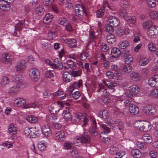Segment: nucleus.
Masks as SVG:
<instances>
[{"mask_svg":"<svg viewBox=\"0 0 158 158\" xmlns=\"http://www.w3.org/2000/svg\"><path fill=\"white\" fill-rule=\"evenodd\" d=\"M90 116L87 115L86 117L82 115V114L80 113L77 114H74L71 118L72 121L73 123H78L80 121L83 122L84 126L85 127L88 125V123L89 122L88 118Z\"/></svg>","mask_w":158,"mask_h":158,"instance_id":"1","label":"nucleus"},{"mask_svg":"<svg viewBox=\"0 0 158 158\" xmlns=\"http://www.w3.org/2000/svg\"><path fill=\"white\" fill-rule=\"evenodd\" d=\"M74 13L77 16L81 17L83 15H86V8L84 5L77 4L75 5Z\"/></svg>","mask_w":158,"mask_h":158,"instance_id":"2","label":"nucleus"},{"mask_svg":"<svg viewBox=\"0 0 158 158\" xmlns=\"http://www.w3.org/2000/svg\"><path fill=\"white\" fill-rule=\"evenodd\" d=\"M29 74L33 81H36L40 77L39 71L36 68H33L30 69L29 71Z\"/></svg>","mask_w":158,"mask_h":158,"instance_id":"3","label":"nucleus"},{"mask_svg":"<svg viewBox=\"0 0 158 158\" xmlns=\"http://www.w3.org/2000/svg\"><path fill=\"white\" fill-rule=\"evenodd\" d=\"M58 22L59 24L65 26L66 29L69 31L70 32L72 30L71 24L65 18H59Z\"/></svg>","mask_w":158,"mask_h":158,"instance_id":"4","label":"nucleus"},{"mask_svg":"<svg viewBox=\"0 0 158 158\" xmlns=\"http://www.w3.org/2000/svg\"><path fill=\"white\" fill-rule=\"evenodd\" d=\"M14 58L13 56L10 55L8 53H5L2 55V58L1 59L2 62L6 64H12Z\"/></svg>","mask_w":158,"mask_h":158,"instance_id":"5","label":"nucleus"},{"mask_svg":"<svg viewBox=\"0 0 158 158\" xmlns=\"http://www.w3.org/2000/svg\"><path fill=\"white\" fill-rule=\"evenodd\" d=\"M158 35V27L154 25L148 29L147 32L148 36L151 38H155Z\"/></svg>","mask_w":158,"mask_h":158,"instance_id":"6","label":"nucleus"},{"mask_svg":"<svg viewBox=\"0 0 158 158\" xmlns=\"http://www.w3.org/2000/svg\"><path fill=\"white\" fill-rule=\"evenodd\" d=\"M137 129L141 131L146 132L150 130L151 128V126L148 122L140 123L137 127Z\"/></svg>","mask_w":158,"mask_h":158,"instance_id":"7","label":"nucleus"},{"mask_svg":"<svg viewBox=\"0 0 158 158\" xmlns=\"http://www.w3.org/2000/svg\"><path fill=\"white\" fill-rule=\"evenodd\" d=\"M107 20L111 26L114 27H116L120 24L119 19L115 16H110L108 18Z\"/></svg>","mask_w":158,"mask_h":158,"instance_id":"8","label":"nucleus"},{"mask_svg":"<svg viewBox=\"0 0 158 158\" xmlns=\"http://www.w3.org/2000/svg\"><path fill=\"white\" fill-rule=\"evenodd\" d=\"M26 66V61L24 60H21L17 62L15 67L17 72H20L21 71L25 69Z\"/></svg>","mask_w":158,"mask_h":158,"instance_id":"9","label":"nucleus"},{"mask_svg":"<svg viewBox=\"0 0 158 158\" xmlns=\"http://www.w3.org/2000/svg\"><path fill=\"white\" fill-rule=\"evenodd\" d=\"M105 123L107 125H106L104 124H102L101 125V128L102 129V131L101 132V134H107L109 133L110 131V127L111 125V123L110 121H108L105 122Z\"/></svg>","mask_w":158,"mask_h":158,"instance_id":"10","label":"nucleus"},{"mask_svg":"<svg viewBox=\"0 0 158 158\" xmlns=\"http://www.w3.org/2000/svg\"><path fill=\"white\" fill-rule=\"evenodd\" d=\"M143 112L146 114L150 115L154 114L156 112V108L151 105H147L144 107Z\"/></svg>","mask_w":158,"mask_h":158,"instance_id":"11","label":"nucleus"},{"mask_svg":"<svg viewBox=\"0 0 158 158\" xmlns=\"http://www.w3.org/2000/svg\"><path fill=\"white\" fill-rule=\"evenodd\" d=\"M99 115L105 122L110 121L111 120V118L109 116V113L106 110H100L99 112Z\"/></svg>","mask_w":158,"mask_h":158,"instance_id":"12","label":"nucleus"},{"mask_svg":"<svg viewBox=\"0 0 158 158\" xmlns=\"http://www.w3.org/2000/svg\"><path fill=\"white\" fill-rule=\"evenodd\" d=\"M82 85V81L80 80L78 82L75 81L73 83V85H71L69 88L68 92L69 94L72 93L75 89H77L78 88H80Z\"/></svg>","mask_w":158,"mask_h":158,"instance_id":"13","label":"nucleus"},{"mask_svg":"<svg viewBox=\"0 0 158 158\" xmlns=\"http://www.w3.org/2000/svg\"><path fill=\"white\" fill-rule=\"evenodd\" d=\"M13 82L19 85H23V78L20 74H17L13 76L11 78Z\"/></svg>","mask_w":158,"mask_h":158,"instance_id":"14","label":"nucleus"},{"mask_svg":"<svg viewBox=\"0 0 158 158\" xmlns=\"http://www.w3.org/2000/svg\"><path fill=\"white\" fill-rule=\"evenodd\" d=\"M148 84L149 85L152 87H158V75H155L154 77L149 78L148 80Z\"/></svg>","mask_w":158,"mask_h":158,"instance_id":"15","label":"nucleus"},{"mask_svg":"<svg viewBox=\"0 0 158 158\" xmlns=\"http://www.w3.org/2000/svg\"><path fill=\"white\" fill-rule=\"evenodd\" d=\"M10 6L9 4L6 2V0L0 1V9L4 11L9 10Z\"/></svg>","mask_w":158,"mask_h":158,"instance_id":"16","label":"nucleus"},{"mask_svg":"<svg viewBox=\"0 0 158 158\" xmlns=\"http://www.w3.org/2000/svg\"><path fill=\"white\" fill-rule=\"evenodd\" d=\"M55 137L56 140L60 141H62L65 140V135L64 132L61 131L56 133Z\"/></svg>","mask_w":158,"mask_h":158,"instance_id":"17","label":"nucleus"},{"mask_svg":"<svg viewBox=\"0 0 158 158\" xmlns=\"http://www.w3.org/2000/svg\"><path fill=\"white\" fill-rule=\"evenodd\" d=\"M125 30L122 27L118 28L116 31V34L118 36H121L127 33L128 34L130 32L129 29L125 28Z\"/></svg>","mask_w":158,"mask_h":158,"instance_id":"18","label":"nucleus"},{"mask_svg":"<svg viewBox=\"0 0 158 158\" xmlns=\"http://www.w3.org/2000/svg\"><path fill=\"white\" fill-rule=\"evenodd\" d=\"M43 133L46 137H49L51 135V131L48 125L43 126L41 128Z\"/></svg>","mask_w":158,"mask_h":158,"instance_id":"19","label":"nucleus"},{"mask_svg":"<svg viewBox=\"0 0 158 158\" xmlns=\"http://www.w3.org/2000/svg\"><path fill=\"white\" fill-rule=\"evenodd\" d=\"M125 58V62L126 64H128L133 61V57L131 55L128 54V52L125 51L123 55Z\"/></svg>","mask_w":158,"mask_h":158,"instance_id":"20","label":"nucleus"},{"mask_svg":"<svg viewBox=\"0 0 158 158\" xmlns=\"http://www.w3.org/2000/svg\"><path fill=\"white\" fill-rule=\"evenodd\" d=\"M52 67L60 70L63 68V65L61 62L58 59H56L54 60V64L52 65Z\"/></svg>","mask_w":158,"mask_h":158,"instance_id":"21","label":"nucleus"},{"mask_svg":"<svg viewBox=\"0 0 158 158\" xmlns=\"http://www.w3.org/2000/svg\"><path fill=\"white\" fill-rule=\"evenodd\" d=\"M129 110L130 113L133 114H137L139 113V109L135 105L131 104L129 106Z\"/></svg>","mask_w":158,"mask_h":158,"instance_id":"22","label":"nucleus"},{"mask_svg":"<svg viewBox=\"0 0 158 158\" xmlns=\"http://www.w3.org/2000/svg\"><path fill=\"white\" fill-rule=\"evenodd\" d=\"M82 139L83 143H88L91 141V138L89 135L87 133H85L83 135L80 136Z\"/></svg>","mask_w":158,"mask_h":158,"instance_id":"23","label":"nucleus"},{"mask_svg":"<svg viewBox=\"0 0 158 158\" xmlns=\"http://www.w3.org/2000/svg\"><path fill=\"white\" fill-rule=\"evenodd\" d=\"M121 52L120 50L117 48H114L111 51L112 56L114 58H117L119 56Z\"/></svg>","mask_w":158,"mask_h":158,"instance_id":"24","label":"nucleus"},{"mask_svg":"<svg viewBox=\"0 0 158 158\" xmlns=\"http://www.w3.org/2000/svg\"><path fill=\"white\" fill-rule=\"evenodd\" d=\"M8 133L13 137L16 134L17 130L16 127L13 124H10L8 128Z\"/></svg>","mask_w":158,"mask_h":158,"instance_id":"25","label":"nucleus"},{"mask_svg":"<svg viewBox=\"0 0 158 158\" xmlns=\"http://www.w3.org/2000/svg\"><path fill=\"white\" fill-rule=\"evenodd\" d=\"M63 77L64 80L67 82H69L72 80V77L71 73L67 71L63 73Z\"/></svg>","mask_w":158,"mask_h":158,"instance_id":"26","label":"nucleus"},{"mask_svg":"<svg viewBox=\"0 0 158 158\" xmlns=\"http://www.w3.org/2000/svg\"><path fill=\"white\" fill-rule=\"evenodd\" d=\"M154 25L153 22L151 20H147L143 22L142 26L144 29H149Z\"/></svg>","mask_w":158,"mask_h":158,"instance_id":"27","label":"nucleus"},{"mask_svg":"<svg viewBox=\"0 0 158 158\" xmlns=\"http://www.w3.org/2000/svg\"><path fill=\"white\" fill-rule=\"evenodd\" d=\"M67 45L69 48H75L77 47V42L74 39H69Z\"/></svg>","mask_w":158,"mask_h":158,"instance_id":"28","label":"nucleus"},{"mask_svg":"<svg viewBox=\"0 0 158 158\" xmlns=\"http://www.w3.org/2000/svg\"><path fill=\"white\" fill-rule=\"evenodd\" d=\"M53 16L50 13L46 14L43 19V22L45 24H48L52 20Z\"/></svg>","mask_w":158,"mask_h":158,"instance_id":"29","label":"nucleus"},{"mask_svg":"<svg viewBox=\"0 0 158 158\" xmlns=\"http://www.w3.org/2000/svg\"><path fill=\"white\" fill-rule=\"evenodd\" d=\"M130 77L131 80L135 81H139L141 78V76L135 72H132L130 74Z\"/></svg>","mask_w":158,"mask_h":158,"instance_id":"30","label":"nucleus"},{"mask_svg":"<svg viewBox=\"0 0 158 158\" xmlns=\"http://www.w3.org/2000/svg\"><path fill=\"white\" fill-rule=\"evenodd\" d=\"M82 139L80 137H76L73 138V142L74 144L77 146H80L83 144Z\"/></svg>","mask_w":158,"mask_h":158,"instance_id":"31","label":"nucleus"},{"mask_svg":"<svg viewBox=\"0 0 158 158\" xmlns=\"http://www.w3.org/2000/svg\"><path fill=\"white\" fill-rule=\"evenodd\" d=\"M129 43L127 40H123L120 42L118 45V47L122 49H125L129 46Z\"/></svg>","mask_w":158,"mask_h":158,"instance_id":"32","label":"nucleus"},{"mask_svg":"<svg viewBox=\"0 0 158 158\" xmlns=\"http://www.w3.org/2000/svg\"><path fill=\"white\" fill-rule=\"evenodd\" d=\"M106 40L107 42L110 44H113L116 41V39L114 36L110 33H109L107 35Z\"/></svg>","mask_w":158,"mask_h":158,"instance_id":"33","label":"nucleus"},{"mask_svg":"<svg viewBox=\"0 0 158 158\" xmlns=\"http://www.w3.org/2000/svg\"><path fill=\"white\" fill-rule=\"evenodd\" d=\"M26 119L27 121L32 123H36L38 121V118L37 117L31 115L27 116Z\"/></svg>","mask_w":158,"mask_h":158,"instance_id":"34","label":"nucleus"},{"mask_svg":"<svg viewBox=\"0 0 158 158\" xmlns=\"http://www.w3.org/2000/svg\"><path fill=\"white\" fill-rule=\"evenodd\" d=\"M69 107H67L66 110H64L63 113L64 118L66 120L71 119L72 118L71 114L69 110Z\"/></svg>","mask_w":158,"mask_h":158,"instance_id":"35","label":"nucleus"},{"mask_svg":"<svg viewBox=\"0 0 158 158\" xmlns=\"http://www.w3.org/2000/svg\"><path fill=\"white\" fill-rule=\"evenodd\" d=\"M131 154L135 158H139L141 156V153L138 149H135L131 152Z\"/></svg>","mask_w":158,"mask_h":158,"instance_id":"36","label":"nucleus"},{"mask_svg":"<svg viewBox=\"0 0 158 158\" xmlns=\"http://www.w3.org/2000/svg\"><path fill=\"white\" fill-rule=\"evenodd\" d=\"M142 139L145 143H150L152 141V138L151 135L148 134H145L142 136Z\"/></svg>","mask_w":158,"mask_h":158,"instance_id":"37","label":"nucleus"},{"mask_svg":"<svg viewBox=\"0 0 158 158\" xmlns=\"http://www.w3.org/2000/svg\"><path fill=\"white\" fill-rule=\"evenodd\" d=\"M90 131L91 134L93 136H96L98 134L97 131L96 123V122H94L92 125V128L90 129Z\"/></svg>","mask_w":158,"mask_h":158,"instance_id":"38","label":"nucleus"},{"mask_svg":"<svg viewBox=\"0 0 158 158\" xmlns=\"http://www.w3.org/2000/svg\"><path fill=\"white\" fill-rule=\"evenodd\" d=\"M19 85H14L10 88L9 93L12 94L18 93L19 90Z\"/></svg>","mask_w":158,"mask_h":158,"instance_id":"39","label":"nucleus"},{"mask_svg":"<svg viewBox=\"0 0 158 158\" xmlns=\"http://www.w3.org/2000/svg\"><path fill=\"white\" fill-rule=\"evenodd\" d=\"M114 123L118 127L119 130L120 131L123 130L124 128V124L119 119L115 120Z\"/></svg>","mask_w":158,"mask_h":158,"instance_id":"40","label":"nucleus"},{"mask_svg":"<svg viewBox=\"0 0 158 158\" xmlns=\"http://www.w3.org/2000/svg\"><path fill=\"white\" fill-rule=\"evenodd\" d=\"M64 64L67 65L70 68L73 70L76 69V66L74 62L71 60H69L65 62L64 63Z\"/></svg>","mask_w":158,"mask_h":158,"instance_id":"41","label":"nucleus"},{"mask_svg":"<svg viewBox=\"0 0 158 158\" xmlns=\"http://www.w3.org/2000/svg\"><path fill=\"white\" fill-rule=\"evenodd\" d=\"M25 102V101L24 99L20 98L17 99L15 101L14 103L17 106L19 107L23 105Z\"/></svg>","mask_w":158,"mask_h":158,"instance_id":"42","label":"nucleus"},{"mask_svg":"<svg viewBox=\"0 0 158 158\" xmlns=\"http://www.w3.org/2000/svg\"><path fill=\"white\" fill-rule=\"evenodd\" d=\"M149 62L148 58L146 57H141L139 62V64L141 66H145L147 65Z\"/></svg>","mask_w":158,"mask_h":158,"instance_id":"43","label":"nucleus"},{"mask_svg":"<svg viewBox=\"0 0 158 158\" xmlns=\"http://www.w3.org/2000/svg\"><path fill=\"white\" fill-rule=\"evenodd\" d=\"M97 35L95 34L94 31L92 30H91L89 32V41L90 42H92L94 41Z\"/></svg>","mask_w":158,"mask_h":158,"instance_id":"44","label":"nucleus"},{"mask_svg":"<svg viewBox=\"0 0 158 158\" xmlns=\"http://www.w3.org/2000/svg\"><path fill=\"white\" fill-rule=\"evenodd\" d=\"M129 88L131 90L134 94L138 93L140 90L139 88L135 85H133L129 87Z\"/></svg>","mask_w":158,"mask_h":158,"instance_id":"45","label":"nucleus"},{"mask_svg":"<svg viewBox=\"0 0 158 158\" xmlns=\"http://www.w3.org/2000/svg\"><path fill=\"white\" fill-rule=\"evenodd\" d=\"M46 143L39 142L37 145V148L40 151L44 150L46 148Z\"/></svg>","mask_w":158,"mask_h":158,"instance_id":"46","label":"nucleus"},{"mask_svg":"<svg viewBox=\"0 0 158 158\" xmlns=\"http://www.w3.org/2000/svg\"><path fill=\"white\" fill-rule=\"evenodd\" d=\"M105 11V9L103 7H101L97 10L96 12L97 17H101L104 15Z\"/></svg>","mask_w":158,"mask_h":158,"instance_id":"47","label":"nucleus"},{"mask_svg":"<svg viewBox=\"0 0 158 158\" xmlns=\"http://www.w3.org/2000/svg\"><path fill=\"white\" fill-rule=\"evenodd\" d=\"M45 10L43 6H39L37 7L35 10L36 14L41 15L43 14Z\"/></svg>","mask_w":158,"mask_h":158,"instance_id":"48","label":"nucleus"},{"mask_svg":"<svg viewBox=\"0 0 158 158\" xmlns=\"http://www.w3.org/2000/svg\"><path fill=\"white\" fill-rule=\"evenodd\" d=\"M111 70L114 72V74H116L117 76H120V74L118 73V69L117 65L115 64H112L111 66Z\"/></svg>","mask_w":158,"mask_h":158,"instance_id":"49","label":"nucleus"},{"mask_svg":"<svg viewBox=\"0 0 158 158\" xmlns=\"http://www.w3.org/2000/svg\"><path fill=\"white\" fill-rule=\"evenodd\" d=\"M40 134L38 131H34L33 129H32L30 135V136H29V138H36L40 136Z\"/></svg>","mask_w":158,"mask_h":158,"instance_id":"50","label":"nucleus"},{"mask_svg":"<svg viewBox=\"0 0 158 158\" xmlns=\"http://www.w3.org/2000/svg\"><path fill=\"white\" fill-rule=\"evenodd\" d=\"M126 20L128 22L131 24H133L135 23L136 21V19L134 16H127L126 18Z\"/></svg>","mask_w":158,"mask_h":158,"instance_id":"51","label":"nucleus"},{"mask_svg":"<svg viewBox=\"0 0 158 158\" xmlns=\"http://www.w3.org/2000/svg\"><path fill=\"white\" fill-rule=\"evenodd\" d=\"M9 79L6 77L3 76L1 81V84L2 86L7 84L9 82Z\"/></svg>","mask_w":158,"mask_h":158,"instance_id":"52","label":"nucleus"},{"mask_svg":"<svg viewBox=\"0 0 158 158\" xmlns=\"http://www.w3.org/2000/svg\"><path fill=\"white\" fill-rule=\"evenodd\" d=\"M109 150L111 154L114 155L118 151V148L115 146L112 145L110 147Z\"/></svg>","mask_w":158,"mask_h":158,"instance_id":"53","label":"nucleus"},{"mask_svg":"<svg viewBox=\"0 0 158 158\" xmlns=\"http://www.w3.org/2000/svg\"><path fill=\"white\" fill-rule=\"evenodd\" d=\"M123 70L124 72L128 73L131 71V67L129 65H123Z\"/></svg>","mask_w":158,"mask_h":158,"instance_id":"54","label":"nucleus"},{"mask_svg":"<svg viewBox=\"0 0 158 158\" xmlns=\"http://www.w3.org/2000/svg\"><path fill=\"white\" fill-rule=\"evenodd\" d=\"M114 27L112 26L110 24H107L105 25V28L107 32L111 33L112 32L114 31L113 27Z\"/></svg>","mask_w":158,"mask_h":158,"instance_id":"55","label":"nucleus"},{"mask_svg":"<svg viewBox=\"0 0 158 158\" xmlns=\"http://www.w3.org/2000/svg\"><path fill=\"white\" fill-rule=\"evenodd\" d=\"M89 55L86 52H83L81 54L80 59L82 60H85L89 58Z\"/></svg>","mask_w":158,"mask_h":158,"instance_id":"56","label":"nucleus"},{"mask_svg":"<svg viewBox=\"0 0 158 158\" xmlns=\"http://www.w3.org/2000/svg\"><path fill=\"white\" fill-rule=\"evenodd\" d=\"M81 73L82 71L80 70L77 71L73 70L71 71L70 73L72 76H73L74 77H77L79 76H80Z\"/></svg>","mask_w":158,"mask_h":158,"instance_id":"57","label":"nucleus"},{"mask_svg":"<svg viewBox=\"0 0 158 158\" xmlns=\"http://www.w3.org/2000/svg\"><path fill=\"white\" fill-rule=\"evenodd\" d=\"M150 18L154 19H158V11H153L151 12L149 15Z\"/></svg>","mask_w":158,"mask_h":158,"instance_id":"58","label":"nucleus"},{"mask_svg":"<svg viewBox=\"0 0 158 158\" xmlns=\"http://www.w3.org/2000/svg\"><path fill=\"white\" fill-rule=\"evenodd\" d=\"M119 14L120 16L124 18H126L128 16V13L124 9H121L119 11Z\"/></svg>","mask_w":158,"mask_h":158,"instance_id":"59","label":"nucleus"},{"mask_svg":"<svg viewBox=\"0 0 158 158\" xmlns=\"http://www.w3.org/2000/svg\"><path fill=\"white\" fill-rule=\"evenodd\" d=\"M64 147L65 149H71L74 148V146L72 143L67 142L64 144Z\"/></svg>","mask_w":158,"mask_h":158,"instance_id":"60","label":"nucleus"},{"mask_svg":"<svg viewBox=\"0 0 158 158\" xmlns=\"http://www.w3.org/2000/svg\"><path fill=\"white\" fill-rule=\"evenodd\" d=\"M120 3L121 6L123 8H127L129 7V3L126 0H121L120 1Z\"/></svg>","mask_w":158,"mask_h":158,"instance_id":"61","label":"nucleus"},{"mask_svg":"<svg viewBox=\"0 0 158 158\" xmlns=\"http://www.w3.org/2000/svg\"><path fill=\"white\" fill-rule=\"evenodd\" d=\"M150 95L154 98L158 97V89H154L150 91Z\"/></svg>","mask_w":158,"mask_h":158,"instance_id":"62","label":"nucleus"},{"mask_svg":"<svg viewBox=\"0 0 158 158\" xmlns=\"http://www.w3.org/2000/svg\"><path fill=\"white\" fill-rule=\"evenodd\" d=\"M32 128H30L28 127H26L24 130V134L25 135L29 138L31 132Z\"/></svg>","mask_w":158,"mask_h":158,"instance_id":"63","label":"nucleus"},{"mask_svg":"<svg viewBox=\"0 0 158 158\" xmlns=\"http://www.w3.org/2000/svg\"><path fill=\"white\" fill-rule=\"evenodd\" d=\"M55 74V72L54 71L49 70L46 72L45 75L47 77L51 78L54 77Z\"/></svg>","mask_w":158,"mask_h":158,"instance_id":"64","label":"nucleus"}]
</instances>
